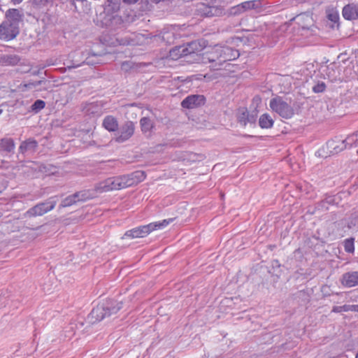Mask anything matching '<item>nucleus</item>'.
<instances>
[{"mask_svg": "<svg viewBox=\"0 0 358 358\" xmlns=\"http://www.w3.org/2000/svg\"><path fill=\"white\" fill-rule=\"evenodd\" d=\"M75 203H76V201L75 200V197H73V194L66 197L64 199H63L62 201L60 207L65 208V207L71 206Z\"/></svg>", "mask_w": 358, "mask_h": 358, "instance_id": "32", "label": "nucleus"}, {"mask_svg": "<svg viewBox=\"0 0 358 358\" xmlns=\"http://www.w3.org/2000/svg\"><path fill=\"white\" fill-rule=\"evenodd\" d=\"M326 84L321 81V82H317V83H315L313 87H312V90L313 91V92L315 93H322V92H324L326 90Z\"/></svg>", "mask_w": 358, "mask_h": 358, "instance_id": "34", "label": "nucleus"}, {"mask_svg": "<svg viewBox=\"0 0 358 358\" xmlns=\"http://www.w3.org/2000/svg\"><path fill=\"white\" fill-rule=\"evenodd\" d=\"M22 20L21 12L15 8L8 9L6 13L5 21L14 24L15 26H19L20 22Z\"/></svg>", "mask_w": 358, "mask_h": 358, "instance_id": "16", "label": "nucleus"}, {"mask_svg": "<svg viewBox=\"0 0 358 358\" xmlns=\"http://www.w3.org/2000/svg\"><path fill=\"white\" fill-rule=\"evenodd\" d=\"M354 241L355 240L352 238H347L346 240H345L344 248L347 252H350V253L354 252V250H355Z\"/></svg>", "mask_w": 358, "mask_h": 358, "instance_id": "33", "label": "nucleus"}, {"mask_svg": "<svg viewBox=\"0 0 358 358\" xmlns=\"http://www.w3.org/2000/svg\"><path fill=\"white\" fill-rule=\"evenodd\" d=\"M57 201L55 197H51L45 202L39 203L24 213V217L31 218L36 216H42L55 208Z\"/></svg>", "mask_w": 358, "mask_h": 358, "instance_id": "4", "label": "nucleus"}, {"mask_svg": "<svg viewBox=\"0 0 358 358\" xmlns=\"http://www.w3.org/2000/svg\"><path fill=\"white\" fill-rule=\"evenodd\" d=\"M4 62L8 65H15L19 62V58L17 56L13 55H5L3 56Z\"/></svg>", "mask_w": 358, "mask_h": 358, "instance_id": "35", "label": "nucleus"}, {"mask_svg": "<svg viewBox=\"0 0 358 358\" xmlns=\"http://www.w3.org/2000/svg\"><path fill=\"white\" fill-rule=\"evenodd\" d=\"M138 0H122V1L124 3H127V4H134L136 3Z\"/></svg>", "mask_w": 358, "mask_h": 358, "instance_id": "43", "label": "nucleus"}, {"mask_svg": "<svg viewBox=\"0 0 358 358\" xmlns=\"http://www.w3.org/2000/svg\"><path fill=\"white\" fill-rule=\"evenodd\" d=\"M327 18L334 23H337L339 20V15L337 11L331 10L327 13Z\"/></svg>", "mask_w": 358, "mask_h": 358, "instance_id": "37", "label": "nucleus"}, {"mask_svg": "<svg viewBox=\"0 0 358 358\" xmlns=\"http://www.w3.org/2000/svg\"><path fill=\"white\" fill-rule=\"evenodd\" d=\"M243 11H246L248 10L251 9H257L261 8L262 2L260 0H253V1H248L241 3Z\"/></svg>", "mask_w": 358, "mask_h": 358, "instance_id": "27", "label": "nucleus"}, {"mask_svg": "<svg viewBox=\"0 0 358 358\" xmlns=\"http://www.w3.org/2000/svg\"><path fill=\"white\" fill-rule=\"evenodd\" d=\"M38 148V142L34 138H28L22 141L19 147V152L23 155L34 153Z\"/></svg>", "mask_w": 358, "mask_h": 358, "instance_id": "13", "label": "nucleus"}, {"mask_svg": "<svg viewBox=\"0 0 358 358\" xmlns=\"http://www.w3.org/2000/svg\"><path fill=\"white\" fill-rule=\"evenodd\" d=\"M343 17L348 20L358 19V3H349L345 6L342 10Z\"/></svg>", "mask_w": 358, "mask_h": 358, "instance_id": "12", "label": "nucleus"}, {"mask_svg": "<svg viewBox=\"0 0 358 358\" xmlns=\"http://www.w3.org/2000/svg\"><path fill=\"white\" fill-rule=\"evenodd\" d=\"M243 12V9L241 3L237 6H233L229 9V14L231 15H238Z\"/></svg>", "mask_w": 358, "mask_h": 358, "instance_id": "36", "label": "nucleus"}, {"mask_svg": "<svg viewBox=\"0 0 358 358\" xmlns=\"http://www.w3.org/2000/svg\"><path fill=\"white\" fill-rule=\"evenodd\" d=\"M344 144H345V148H350L352 146L358 145V131L348 136L345 139L343 140Z\"/></svg>", "mask_w": 358, "mask_h": 358, "instance_id": "24", "label": "nucleus"}, {"mask_svg": "<svg viewBox=\"0 0 358 358\" xmlns=\"http://www.w3.org/2000/svg\"><path fill=\"white\" fill-rule=\"evenodd\" d=\"M355 312H358V305H355Z\"/></svg>", "mask_w": 358, "mask_h": 358, "instance_id": "46", "label": "nucleus"}, {"mask_svg": "<svg viewBox=\"0 0 358 358\" xmlns=\"http://www.w3.org/2000/svg\"><path fill=\"white\" fill-rule=\"evenodd\" d=\"M173 220V219L164 220L162 221L152 222L146 225L140 226L126 231L124 236L131 237V238H143L154 230L165 227Z\"/></svg>", "mask_w": 358, "mask_h": 358, "instance_id": "2", "label": "nucleus"}, {"mask_svg": "<svg viewBox=\"0 0 358 358\" xmlns=\"http://www.w3.org/2000/svg\"><path fill=\"white\" fill-rule=\"evenodd\" d=\"M206 99L203 95L192 94L187 96L181 102V106L192 109L204 105Z\"/></svg>", "mask_w": 358, "mask_h": 358, "instance_id": "8", "label": "nucleus"}, {"mask_svg": "<svg viewBox=\"0 0 358 358\" xmlns=\"http://www.w3.org/2000/svg\"><path fill=\"white\" fill-rule=\"evenodd\" d=\"M184 51L187 53V56L196 54L197 52L201 50V45L197 41H192L187 44L186 46H183Z\"/></svg>", "mask_w": 358, "mask_h": 358, "instance_id": "22", "label": "nucleus"}, {"mask_svg": "<svg viewBox=\"0 0 358 358\" xmlns=\"http://www.w3.org/2000/svg\"><path fill=\"white\" fill-rule=\"evenodd\" d=\"M201 15L210 17L213 16H220L224 14V8L218 6H208L206 4H201L198 8Z\"/></svg>", "mask_w": 358, "mask_h": 358, "instance_id": "10", "label": "nucleus"}, {"mask_svg": "<svg viewBox=\"0 0 358 358\" xmlns=\"http://www.w3.org/2000/svg\"><path fill=\"white\" fill-rule=\"evenodd\" d=\"M355 358H358V352H357Z\"/></svg>", "mask_w": 358, "mask_h": 358, "instance_id": "47", "label": "nucleus"}, {"mask_svg": "<svg viewBox=\"0 0 358 358\" xmlns=\"http://www.w3.org/2000/svg\"><path fill=\"white\" fill-rule=\"evenodd\" d=\"M341 285L348 288L358 285V271H349L342 275L340 280Z\"/></svg>", "mask_w": 358, "mask_h": 358, "instance_id": "11", "label": "nucleus"}, {"mask_svg": "<svg viewBox=\"0 0 358 358\" xmlns=\"http://www.w3.org/2000/svg\"><path fill=\"white\" fill-rule=\"evenodd\" d=\"M15 143L11 138H3L0 140V150L7 153L13 152Z\"/></svg>", "mask_w": 358, "mask_h": 358, "instance_id": "20", "label": "nucleus"}, {"mask_svg": "<svg viewBox=\"0 0 358 358\" xmlns=\"http://www.w3.org/2000/svg\"><path fill=\"white\" fill-rule=\"evenodd\" d=\"M357 154H358V149H357Z\"/></svg>", "mask_w": 358, "mask_h": 358, "instance_id": "50", "label": "nucleus"}, {"mask_svg": "<svg viewBox=\"0 0 358 358\" xmlns=\"http://www.w3.org/2000/svg\"><path fill=\"white\" fill-rule=\"evenodd\" d=\"M256 118V113L250 114L245 108L240 110L238 116V122L243 125H246L247 123H255Z\"/></svg>", "mask_w": 358, "mask_h": 358, "instance_id": "17", "label": "nucleus"}, {"mask_svg": "<svg viewBox=\"0 0 358 358\" xmlns=\"http://www.w3.org/2000/svg\"><path fill=\"white\" fill-rule=\"evenodd\" d=\"M45 106V102L43 100H36L31 106V111L34 113H38L40 110L44 108Z\"/></svg>", "mask_w": 358, "mask_h": 358, "instance_id": "31", "label": "nucleus"}, {"mask_svg": "<svg viewBox=\"0 0 358 358\" xmlns=\"http://www.w3.org/2000/svg\"><path fill=\"white\" fill-rule=\"evenodd\" d=\"M332 312L334 313H341L342 312L341 306H334L332 308Z\"/></svg>", "mask_w": 358, "mask_h": 358, "instance_id": "42", "label": "nucleus"}, {"mask_svg": "<svg viewBox=\"0 0 358 358\" xmlns=\"http://www.w3.org/2000/svg\"><path fill=\"white\" fill-rule=\"evenodd\" d=\"M122 180V187L127 188L136 185L142 182L146 177L145 173L143 171H136L127 175L120 176Z\"/></svg>", "mask_w": 358, "mask_h": 358, "instance_id": "7", "label": "nucleus"}, {"mask_svg": "<svg viewBox=\"0 0 358 358\" xmlns=\"http://www.w3.org/2000/svg\"><path fill=\"white\" fill-rule=\"evenodd\" d=\"M50 0H31L32 5L36 8H41L48 4Z\"/></svg>", "mask_w": 358, "mask_h": 358, "instance_id": "38", "label": "nucleus"}, {"mask_svg": "<svg viewBox=\"0 0 358 358\" xmlns=\"http://www.w3.org/2000/svg\"><path fill=\"white\" fill-rule=\"evenodd\" d=\"M169 57L173 59H178L182 57H187V53L185 52L183 46H178L170 50Z\"/></svg>", "mask_w": 358, "mask_h": 358, "instance_id": "26", "label": "nucleus"}, {"mask_svg": "<svg viewBox=\"0 0 358 358\" xmlns=\"http://www.w3.org/2000/svg\"><path fill=\"white\" fill-rule=\"evenodd\" d=\"M135 124L131 121L125 122L115 134V141L119 143L129 140L134 134Z\"/></svg>", "mask_w": 358, "mask_h": 358, "instance_id": "5", "label": "nucleus"}, {"mask_svg": "<svg viewBox=\"0 0 358 358\" xmlns=\"http://www.w3.org/2000/svg\"><path fill=\"white\" fill-rule=\"evenodd\" d=\"M46 83H47V80H41L36 81V82H34V83H29L27 85H26L25 86L28 87L29 88H31V87H38V86L41 85L43 84H45ZM48 83H49V82L48 81Z\"/></svg>", "mask_w": 358, "mask_h": 358, "instance_id": "39", "label": "nucleus"}, {"mask_svg": "<svg viewBox=\"0 0 358 358\" xmlns=\"http://www.w3.org/2000/svg\"><path fill=\"white\" fill-rule=\"evenodd\" d=\"M269 106L273 112L278 113L282 118L289 119L294 114L293 107L281 96H278L271 99Z\"/></svg>", "mask_w": 358, "mask_h": 358, "instance_id": "3", "label": "nucleus"}, {"mask_svg": "<svg viewBox=\"0 0 358 358\" xmlns=\"http://www.w3.org/2000/svg\"><path fill=\"white\" fill-rule=\"evenodd\" d=\"M102 125L109 131H115L118 129L117 120L112 115L106 116L103 120Z\"/></svg>", "mask_w": 358, "mask_h": 358, "instance_id": "18", "label": "nucleus"}, {"mask_svg": "<svg viewBox=\"0 0 358 358\" xmlns=\"http://www.w3.org/2000/svg\"><path fill=\"white\" fill-rule=\"evenodd\" d=\"M274 121L272 117L267 113L262 115L259 120V124L263 129L271 128Z\"/></svg>", "mask_w": 358, "mask_h": 358, "instance_id": "23", "label": "nucleus"}, {"mask_svg": "<svg viewBox=\"0 0 358 358\" xmlns=\"http://www.w3.org/2000/svg\"><path fill=\"white\" fill-rule=\"evenodd\" d=\"M342 312L355 311V305H343L341 306Z\"/></svg>", "mask_w": 358, "mask_h": 358, "instance_id": "40", "label": "nucleus"}, {"mask_svg": "<svg viewBox=\"0 0 358 358\" xmlns=\"http://www.w3.org/2000/svg\"><path fill=\"white\" fill-rule=\"evenodd\" d=\"M122 308V303L113 299H108L101 305L94 308L90 314L93 322H99L107 317L116 314Z\"/></svg>", "mask_w": 358, "mask_h": 358, "instance_id": "1", "label": "nucleus"}, {"mask_svg": "<svg viewBox=\"0 0 358 358\" xmlns=\"http://www.w3.org/2000/svg\"><path fill=\"white\" fill-rule=\"evenodd\" d=\"M129 67V62H124L122 64V69L127 70V69Z\"/></svg>", "mask_w": 358, "mask_h": 358, "instance_id": "44", "label": "nucleus"}, {"mask_svg": "<svg viewBox=\"0 0 358 358\" xmlns=\"http://www.w3.org/2000/svg\"><path fill=\"white\" fill-rule=\"evenodd\" d=\"M120 0H106L105 1V10L108 12H117L120 9Z\"/></svg>", "mask_w": 358, "mask_h": 358, "instance_id": "28", "label": "nucleus"}, {"mask_svg": "<svg viewBox=\"0 0 358 358\" xmlns=\"http://www.w3.org/2000/svg\"><path fill=\"white\" fill-rule=\"evenodd\" d=\"M19 26H15L14 24L3 21L0 24V39L4 41H10L15 38L19 34Z\"/></svg>", "mask_w": 358, "mask_h": 358, "instance_id": "6", "label": "nucleus"}, {"mask_svg": "<svg viewBox=\"0 0 358 358\" xmlns=\"http://www.w3.org/2000/svg\"><path fill=\"white\" fill-rule=\"evenodd\" d=\"M217 47L216 46L212 51L209 52H206L203 55V62H217L219 64H222L221 57L219 56V54L217 53L218 52Z\"/></svg>", "mask_w": 358, "mask_h": 358, "instance_id": "19", "label": "nucleus"}, {"mask_svg": "<svg viewBox=\"0 0 358 358\" xmlns=\"http://www.w3.org/2000/svg\"><path fill=\"white\" fill-rule=\"evenodd\" d=\"M31 169H34L35 170H38L39 171H43V169H45V166L43 165H38L36 163L32 162V166H31Z\"/></svg>", "mask_w": 358, "mask_h": 358, "instance_id": "41", "label": "nucleus"}, {"mask_svg": "<svg viewBox=\"0 0 358 358\" xmlns=\"http://www.w3.org/2000/svg\"><path fill=\"white\" fill-rule=\"evenodd\" d=\"M2 111L3 110L1 109H0V115L2 113Z\"/></svg>", "mask_w": 358, "mask_h": 358, "instance_id": "48", "label": "nucleus"}, {"mask_svg": "<svg viewBox=\"0 0 358 358\" xmlns=\"http://www.w3.org/2000/svg\"><path fill=\"white\" fill-rule=\"evenodd\" d=\"M89 106H90V107H92V103H90V104L89 105Z\"/></svg>", "mask_w": 358, "mask_h": 358, "instance_id": "49", "label": "nucleus"}, {"mask_svg": "<svg viewBox=\"0 0 358 358\" xmlns=\"http://www.w3.org/2000/svg\"><path fill=\"white\" fill-rule=\"evenodd\" d=\"M93 196L90 190H82L73 194V197H75L76 203L78 201H85L93 198Z\"/></svg>", "mask_w": 358, "mask_h": 358, "instance_id": "25", "label": "nucleus"}, {"mask_svg": "<svg viewBox=\"0 0 358 358\" xmlns=\"http://www.w3.org/2000/svg\"><path fill=\"white\" fill-rule=\"evenodd\" d=\"M219 56L221 57L222 64L227 62L234 60L240 55L238 51L229 46L217 47Z\"/></svg>", "mask_w": 358, "mask_h": 358, "instance_id": "9", "label": "nucleus"}, {"mask_svg": "<svg viewBox=\"0 0 358 358\" xmlns=\"http://www.w3.org/2000/svg\"><path fill=\"white\" fill-rule=\"evenodd\" d=\"M109 180L110 182V186L111 187H113V191L123 189V187H122V182L120 176L109 178Z\"/></svg>", "mask_w": 358, "mask_h": 358, "instance_id": "30", "label": "nucleus"}, {"mask_svg": "<svg viewBox=\"0 0 358 358\" xmlns=\"http://www.w3.org/2000/svg\"><path fill=\"white\" fill-rule=\"evenodd\" d=\"M94 189L96 192L103 193L113 191V187L110 186L109 178L96 184Z\"/></svg>", "mask_w": 358, "mask_h": 358, "instance_id": "21", "label": "nucleus"}, {"mask_svg": "<svg viewBox=\"0 0 358 358\" xmlns=\"http://www.w3.org/2000/svg\"><path fill=\"white\" fill-rule=\"evenodd\" d=\"M327 148L329 150V152L331 155L338 154L346 149L345 144H344L343 140L338 139L337 138L329 141L327 143Z\"/></svg>", "mask_w": 358, "mask_h": 358, "instance_id": "14", "label": "nucleus"}, {"mask_svg": "<svg viewBox=\"0 0 358 358\" xmlns=\"http://www.w3.org/2000/svg\"><path fill=\"white\" fill-rule=\"evenodd\" d=\"M296 20L297 24L301 27L302 30H312L313 27V20L310 15L302 13L296 16Z\"/></svg>", "mask_w": 358, "mask_h": 358, "instance_id": "15", "label": "nucleus"}, {"mask_svg": "<svg viewBox=\"0 0 358 358\" xmlns=\"http://www.w3.org/2000/svg\"><path fill=\"white\" fill-rule=\"evenodd\" d=\"M140 124L143 133L150 131L153 127V122L149 117H142L140 120Z\"/></svg>", "mask_w": 358, "mask_h": 358, "instance_id": "29", "label": "nucleus"}, {"mask_svg": "<svg viewBox=\"0 0 358 358\" xmlns=\"http://www.w3.org/2000/svg\"><path fill=\"white\" fill-rule=\"evenodd\" d=\"M14 4H17L21 3L23 0H10Z\"/></svg>", "mask_w": 358, "mask_h": 358, "instance_id": "45", "label": "nucleus"}]
</instances>
